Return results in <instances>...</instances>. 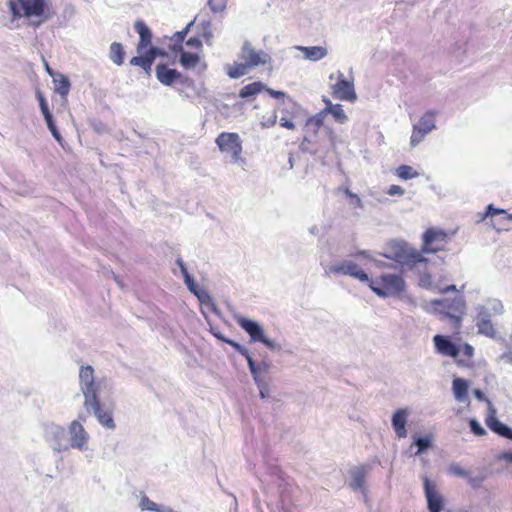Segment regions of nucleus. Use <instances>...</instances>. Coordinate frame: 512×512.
I'll use <instances>...</instances> for the list:
<instances>
[{
	"label": "nucleus",
	"mask_w": 512,
	"mask_h": 512,
	"mask_svg": "<svg viewBox=\"0 0 512 512\" xmlns=\"http://www.w3.org/2000/svg\"><path fill=\"white\" fill-rule=\"evenodd\" d=\"M125 50L120 42H112L109 48V59L117 66L124 63Z\"/></svg>",
	"instance_id": "obj_30"
},
{
	"label": "nucleus",
	"mask_w": 512,
	"mask_h": 512,
	"mask_svg": "<svg viewBox=\"0 0 512 512\" xmlns=\"http://www.w3.org/2000/svg\"><path fill=\"white\" fill-rule=\"evenodd\" d=\"M265 88L266 84L261 81H255L242 87L238 95L242 99L252 100Z\"/></svg>",
	"instance_id": "obj_27"
},
{
	"label": "nucleus",
	"mask_w": 512,
	"mask_h": 512,
	"mask_svg": "<svg viewBox=\"0 0 512 512\" xmlns=\"http://www.w3.org/2000/svg\"><path fill=\"white\" fill-rule=\"evenodd\" d=\"M55 84V92H57L62 98H66L70 91V80L68 77L58 74V77L53 78Z\"/></svg>",
	"instance_id": "obj_34"
},
{
	"label": "nucleus",
	"mask_w": 512,
	"mask_h": 512,
	"mask_svg": "<svg viewBox=\"0 0 512 512\" xmlns=\"http://www.w3.org/2000/svg\"><path fill=\"white\" fill-rule=\"evenodd\" d=\"M338 81L333 85V96L339 100L354 103L357 100L353 79L348 80L344 78L343 73L340 71Z\"/></svg>",
	"instance_id": "obj_15"
},
{
	"label": "nucleus",
	"mask_w": 512,
	"mask_h": 512,
	"mask_svg": "<svg viewBox=\"0 0 512 512\" xmlns=\"http://www.w3.org/2000/svg\"><path fill=\"white\" fill-rule=\"evenodd\" d=\"M408 411L406 409H397L391 418V425L398 438H405L407 436V423Z\"/></svg>",
	"instance_id": "obj_22"
},
{
	"label": "nucleus",
	"mask_w": 512,
	"mask_h": 512,
	"mask_svg": "<svg viewBox=\"0 0 512 512\" xmlns=\"http://www.w3.org/2000/svg\"><path fill=\"white\" fill-rule=\"evenodd\" d=\"M84 408L89 414H93L103 427L110 430H114L116 428L112 411L104 408L100 402L99 396L84 401Z\"/></svg>",
	"instance_id": "obj_9"
},
{
	"label": "nucleus",
	"mask_w": 512,
	"mask_h": 512,
	"mask_svg": "<svg viewBox=\"0 0 512 512\" xmlns=\"http://www.w3.org/2000/svg\"><path fill=\"white\" fill-rule=\"evenodd\" d=\"M329 272L338 275H348L364 283L369 281L368 274L360 269L356 263L349 260L330 265Z\"/></svg>",
	"instance_id": "obj_13"
},
{
	"label": "nucleus",
	"mask_w": 512,
	"mask_h": 512,
	"mask_svg": "<svg viewBox=\"0 0 512 512\" xmlns=\"http://www.w3.org/2000/svg\"><path fill=\"white\" fill-rule=\"evenodd\" d=\"M159 504L151 501L147 496H143L140 500V507L142 510H149L156 512Z\"/></svg>",
	"instance_id": "obj_51"
},
{
	"label": "nucleus",
	"mask_w": 512,
	"mask_h": 512,
	"mask_svg": "<svg viewBox=\"0 0 512 512\" xmlns=\"http://www.w3.org/2000/svg\"><path fill=\"white\" fill-rule=\"evenodd\" d=\"M134 28L139 34V42L136 50L137 53H142L149 45H151L152 31L142 20L136 21Z\"/></svg>",
	"instance_id": "obj_24"
},
{
	"label": "nucleus",
	"mask_w": 512,
	"mask_h": 512,
	"mask_svg": "<svg viewBox=\"0 0 512 512\" xmlns=\"http://www.w3.org/2000/svg\"><path fill=\"white\" fill-rule=\"evenodd\" d=\"M237 324L249 335L251 343H261L273 351H280L281 346L265 335L264 329L256 320L237 315L234 316Z\"/></svg>",
	"instance_id": "obj_5"
},
{
	"label": "nucleus",
	"mask_w": 512,
	"mask_h": 512,
	"mask_svg": "<svg viewBox=\"0 0 512 512\" xmlns=\"http://www.w3.org/2000/svg\"><path fill=\"white\" fill-rule=\"evenodd\" d=\"M434 311L441 315L442 319H449L454 330L461 328L463 316L466 313V301L461 294L456 295L453 299H435L431 301Z\"/></svg>",
	"instance_id": "obj_3"
},
{
	"label": "nucleus",
	"mask_w": 512,
	"mask_h": 512,
	"mask_svg": "<svg viewBox=\"0 0 512 512\" xmlns=\"http://www.w3.org/2000/svg\"><path fill=\"white\" fill-rule=\"evenodd\" d=\"M469 382L460 377H456L452 382V392L454 398L458 402H466L468 400Z\"/></svg>",
	"instance_id": "obj_26"
},
{
	"label": "nucleus",
	"mask_w": 512,
	"mask_h": 512,
	"mask_svg": "<svg viewBox=\"0 0 512 512\" xmlns=\"http://www.w3.org/2000/svg\"><path fill=\"white\" fill-rule=\"evenodd\" d=\"M44 432L46 440L51 443L54 451L62 452L69 450L66 430L64 427L55 423H50L45 425Z\"/></svg>",
	"instance_id": "obj_10"
},
{
	"label": "nucleus",
	"mask_w": 512,
	"mask_h": 512,
	"mask_svg": "<svg viewBox=\"0 0 512 512\" xmlns=\"http://www.w3.org/2000/svg\"><path fill=\"white\" fill-rule=\"evenodd\" d=\"M253 380L259 390L260 398L265 400L272 399L270 386L266 379H258V377L254 375Z\"/></svg>",
	"instance_id": "obj_38"
},
{
	"label": "nucleus",
	"mask_w": 512,
	"mask_h": 512,
	"mask_svg": "<svg viewBox=\"0 0 512 512\" xmlns=\"http://www.w3.org/2000/svg\"><path fill=\"white\" fill-rule=\"evenodd\" d=\"M433 343L437 353L457 359L461 349L458 344L452 341L451 337L437 334L433 337Z\"/></svg>",
	"instance_id": "obj_18"
},
{
	"label": "nucleus",
	"mask_w": 512,
	"mask_h": 512,
	"mask_svg": "<svg viewBox=\"0 0 512 512\" xmlns=\"http://www.w3.org/2000/svg\"><path fill=\"white\" fill-rule=\"evenodd\" d=\"M377 253H378V252H375V254H377ZM354 256H355L356 258H358V257H363V258L368 259V260H370V261H372V262H373V261H374V259H375V257H374V253H373L372 251H370V250H358V251L354 254Z\"/></svg>",
	"instance_id": "obj_57"
},
{
	"label": "nucleus",
	"mask_w": 512,
	"mask_h": 512,
	"mask_svg": "<svg viewBox=\"0 0 512 512\" xmlns=\"http://www.w3.org/2000/svg\"><path fill=\"white\" fill-rule=\"evenodd\" d=\"M396 175L403 180H409L417 177L419 173L409 165H401L396 169Z\"/></svg>",
	"instance_id": "obj_40"
},
{
	"label": "nucleus",
	"mask_w": 512,
	"mask_h": 512,
	"mask_svg": "<svg viewBox=\"0 0 512 512\" xmlns=\"http://www.w3.org/2000/svg\"><path fill=\"white\" fill-rule=\"evenodd\" d=\"M369 288L379 297H399L405 291L406 282L401 275L383 273L366 281Z\"/></svg>",
	"instance_id": "obj_4"
},
{
	"label": "nucleus",
	"mask_w": 512,
	"mask_h": 512,
	"mask_svg": "<svg viewBox=\"0 0 512 512\" xmlns=\"http://www.w3.org/2000/svg\"><path fill=\"white\" fill-rule=\"evenodd\" d=\"M309 143H310V140L308 139V137H304L303 138V141L300 143L299 145V149L304 152V153H309L311 155H315L316 154V150H311L309 148Z\"/></svg>",
	"instance_id": "obj_56"
},
{
	"label": "nucleus",
	"mask_w": 512,
	"mask_h": 512,
	"mask_svg": "<svg viewBox=\"0 0 512 512\" xmlns=\"http://www.w3.org/2000/svg\"><path fill=\"white\" fill-rule=\"evenodd\" d=\"M186 45L192 48L201 49L202 48V41L201 38L196 34L195 36L190 37L186 41Z\"/></svg>",
	"instance_id": "obj_54"
},
{
	"label": "nucleus",
	"mask_w": 512,
	"mask_h": 512,
	"mask_svg": "<svg viewBox=\"0 0 512 512\" xmlns=\"http://www.w3.org/2000/svg\"><path fill=\"white\" fill-rule=\"evenodd\" d=\"M447 235L443 230L429 228L422 235V248L419 251L422 255L442 251V247L433 246L434 243L444 242Z\"/></svg>",
	"instance_id": "obj_16"
},
{
	"label": "nucleus",
	"mask_w": 512,
	"mask_h": 512,
	"mask_svg": "<svg viewBox=\"0 0 512 512\" xmlns=\"http://www.w3.org/2000/svg\"><path fill=\"white\" fill-rule=\"evenodd\" d=\"M188 290L196 296L198 301L203 304L209 306L212 312L215 314H219V310L215 303L212 300V297L210 296L209 292L203 288H201L198 283L195 281L194 277L191 276L188 279L184 280Z\"/></svg>",
	"instance_id": "obj_19"
},
{
	"label": "nucleus",
	"mask_w": 512,
	"mask_h": 512,
	"mask_svg": "<svg viewBox=\"0 0 512 512\" xmlns=\"http://www.w3.org/2000/svg\"><path fill=\"white\" fill-rule=\"evenodd\" d=\"M197 19L198 16H196L192 21H190L181 31L176 32L174 35V39L180 42H184L185 37L187 36L188 32L190 31L191 27L195 24Z\"/></svg>",
	"instance_id": "obj_47"
},
{
	"label": "nucleus",
	"mask_w": 512,
	"mask_h": 512,
	"mask_svg": "<svg viewBox=\"0 0 512 512\" xmlns=\"http://www.w3.org/2000/svg\"><path fill=\"white\" fill-rule=\"evenodd\" d=\"M499 460H505L512 464V451H505L498 456Z\"/></svg>",
	"instance_id": "obj_64"
},
{
	"label": "nucleus",
	"mask_w": 512,
	"mask_h": 512,
	"mask_svg": "<svg viewBox=\"0 0 512 512\" xmlns=\"http://www.w3.org/2000/svg\"><path fill=\"white\" fill-rule=\"evenodd\" d=\"M226 344H228L231 347H233L236 352L241 354L243 357H245L246 361H248V359L250 358L251 354H250L249 350L245 346L241 345L237 341H235L233 339H230V338H228V340L226 341Z\"/></svg>",
	"instance_id": "obj_43"
},
{
	"label": "nucleus",
	"mask_w": 512,
	"mask_h": 512,
	"mask_svg": "<svg viewBox=\"0 0 512 512\" xmlns=\"http://www.w3.org/2000/svg\"><path fill=\"white\" fill-rule=\"evenodd\" d=\"M80 387L85 400L98 397V393L103 386L105 379L95 380L94 369L91 365L82 366L79 372Z\"/></svg>",
	"instance_id": "obj_7"
},
{
	"label": "nucleus",
	"mask_w": 512,
	"mask_h": 512,
	"mask_svg": "<svg viewBox=\"0 0 512 512\" xmlns=\"http://www.w3.org/2000/svg\"><path fill=\"white\" fill-rule=\"evenodd\" d=\"M404 189L401 187V186H398V185H391L388 190H387V194L388 195H403L404 194Z\"/></svg>",
	"instance_id": "obj_60"
},
{
	"label": "nucleus",
	"mask_w": 512,
	"mask_h": 512,
	"mask_svg": "<svg viewBox=\"0 0 512 512\" xmlns=\"http://www.w3.org/2000/svg\"><path fill=\"white\" fill-rule=\"evenodd\" d=\"M138 54L130 59V65L142 68L147 76H151L153 62L143 52Z\"/></svg>",
	"instance_id": "obj_35"
},
{
	"label": "nucleus",
	"mask_w": 512,
	"mask_h": 512,
	"mask_svg": "<svg viewBox=\"0 0 512 512\" xmlns=\"http://www.w3.org/2000/svg\"><path fill=\"white\" fill-rule=\"evenodd\" d=\"M183 42L177 41L174 39V43L170 46L171 51L173 52H179L180 54L182 51H185L182 46Z\"/></svg>",
	"instance_id": "obj_63"
},
{
	"label": "nucleus",
	"mask_w": 512,
	"mask_h": 512,
	"mask_svg": "<svg viewBox=\"0 0 512 512\" xmlns=\"http://www.w3.org/2000/svg\"><path fill=\"white\" fill-rule=\"evenodd\" d=\"M210 332L214 337H216L218 340L224 343H226V341L228 340V338L216 328H211Z\"/></svg>",
	"instance_id": "obj_61"
},
{
	"label": "nucleus",
	"mask_w": 512,
	"mask_h": 512,
	"mask_svg": "<svg viewBox=\"0 0 512 512\" xmlns=\"http://www.w3.org/2000/svg\"><path fill=\"white\" fill-rule=\"evenodd\" d=\"M386 259L395 261L402 266L415 267L419 263H428L429 259L422 255L404 240H390L384 247V252L377 253Z\"/></svg>",
	"instance_id": "obj_1"
},
{
	"label": "nucleus",
	"mask_w": 512,
	"mask_h": 512,
	"mask_svg": "<svg viewBox=\"0 0 512 512\" xmlns=\"http://www.w3.org/2000/svg\"><path fill=\"white\" fill-rule=\"evenodd\" d=\"M68 431L70 435L68 442L69 448L78 449L80 451L86 450L90 436L80 421L73 420L68 427Z\"/></svg>",
	"instance_id": "obj_12"
},
{
	"label": "nucleus",
	"mask_w": 512,
	"mask_h": 512,
	"mask_svg": "<svg viewBox=\"0 0 512 512\" xmlns=\"http://www.w3.org/2000/svg\"><path fill=\"white\" fill-rule=\"evenodd\" d=\"M8 7L13 19L43 17L50 20L55 14L49 0H9Z\"/></svg>",
	"instance_id": "obj_2"
},
{
	"label": "nucleus",
	"mask_w": 512,
	"mask_h": 512,
	"mask_svg": "<svg viewBox=\"0 0 512 512\" xmlns=\"http://www.w3.org/2000/svg\"><path fill=\"white\" fill-rule=\"evenodd\" d=\"M477 311L476 325L478 327V332L488 337H493L495 335V329L491 323V313L488 308L485 306H478Z\"/></svg>",
	"instance_id": "obj_21"
},
{
	"label": "nucleus",
	"mask_w": 512,
	"mask_h": 512,
	"mask_svg": "<svg viewBox=\"0 0 512 512\" xmlns=\"http://www.w3.org/2000/svg\"><path fill=\"white\" fill-rule=\"evenodd\" d=\"M425 133L421 131L417 126L414 125L413 132L410 138V144L412 147H415L417 144H419L422 139L425 137Z\"/></svg>",
	"instance_id": "obj_48"
},
{
	"label": "nucleus",
	"mask_w": 512,
	"mask_h": 512,
	"mask_svg": "<svg viewBox=\"0 0 512 512\" xmlns=\"http://www.w3.org/2000/svg\"><path fill=\"white\" fill-rule=\"evenodd\" d=\"M490 305H491V310L495 314H501L503 312V305L499 300L495 299V300L490 301Z\"/></svg>",
	"instance_id": "obj_58"
},
{
	"label": "nucleus",
	"mask_w": 512,
	"mask_h": 512,
	"mask_svg": "<svg viewBox=\"0 0 512 512\" xmlns=\"http://www.w3.org/2000/svg\"><path fill=\"white\" fill-rule=\"evenodd\" d=\"M449 471L453 475L461 477V478H466V477H468V474H469V472L467 470H465L464 468H462L461 466H459L457 464L451 465L449 468Z\"/></svg>",
	"instance_id": "obj_52"
},
{
	"label": "nucleus",
	"mask_w": 512,
	"mask_h": 512,
	"mask_svg": "<svg viewBox=\"0 0 512 512\" xmlns=\"http://www.w3.org/2000/svg\"><path fill=\"white\" fill-rule=\"evenodd\" d=\"M36 98L39 102V107H40V110H41V113H42L44 119L47 117H51L52 113L49 109L48 102L40 90L36 91Z\"/></svg>",
	"instance_id": "obj_41"
},
{
	"label": "nucleus",
	"mask_w": 512,
	"mask_h": 512,
	"mask_svg": "<svg viewBox=\"0 0 512 512\" xmlns=\"http://www.w3.org/2000/svg\"><path fill=\"white\" fill-rule=\"evenodd\" d=\"M44 120H45L47 128L49 129L51 134L58 131V128H57V125H56L53 115L51 117L45 118Z\"/></svg>",
	"instance_id": "obj_59"
},
{
	"label": "nucleus",
	"mask_w": 512,
	"mask_h": 512,
	"mask_svg": "<svg viewBox=\"0 0 512 512\" xmlns=\"http://www.w3.org/2000/svg\"><path fill=\"white\" fill-rule=\"evenodd\" d=\"M462 352L466 357L471 358L474 354V348L470 344L465 343Z\"/></svg>",
	"instance_id": "obj_62"
},
{
	"label": "nucleus",
	"mask_w": 512,
	"mask_h": 512,
	"mask_svg": "<svg viewBox=\"0 0 512 512\" xmlns=\"http://www.w3.org/2000/svg\"><path fill=\"white\" fill-rule=\"evenodd\" d=\"M249 67L246 65V63H234L233 66L227 65L226 66V73L231 79H238L241 76L245 75L247 72V69Z\"/></svg>",
	"instance_id": "obj_37"
},
{
	"label": "nucleus",
	"mask_w": 512,
	"mask_h": 512,
	"mask_svg": "<svg viewBox=\"0 0 512 512\" xmlns=\"http://www.w3.org/2000/svg\"><path fill=\"white\" fill-rule=\"evenodd\" d=\"M326 114H331L336 122L344 124L348 121V117L345 114L341 104H333L329 102V106L324 108Z\"/></svg>",
	"instance_id": "obj_33"
},
{
	"label": "nucleus",
	"mask_w": 512,
	"mask_h": 512,
	"mask_svg": "<svg viewBox=\"0 0 512 512\" xmlns=\"http://www.w3.org/2000/svg\"><path fill=\"white\" fill-rule=\"evenodd\" d=\"M473 395L475 398L479 401H486L488 403V412L485 419V423L487 427L494 432L495 434L505 438L512 440V427L508 426L507 424L501 422L497 416H496V409L493 406V404L487 399L485 393L479 389L476 388L473 390Z\"/></svg>",
	"instance_id": "obj_6"
},
{
	"label": "nucleus",
	"mask_w": 512,
	"mask_h": 512,
	"mask_svg": "<svg viewBox=\"0 0 512 512\" xmlns=\"http://www.w3.org/2000/svg\"><path fill=\"white\" fill-rule=\"evenodd\" d=\"M267 92L272 98L275 99H283L285 100L288 96H286L285 92L281 90H274L266 85V88L263 90Z\"/></svg>",
	"instance_id": "obj_53"
},
{
	"label": "nucleus",
	"mask_w": 512,
	"mask_h": 512,
	"mask_svg": "<svg viewBox=\"0 0 512 512\" xmlns=\"http://www.w3.org/2000/svg\"><path fill=\"white\" fill-rule=\"evenodd\" d=\"M419 286L425 289L432 287V276L429 272H422L419 276Z\"/></svg>",
	"instance_id": "obj_50"
},
{
	"label": "nucleus",
	"mask_w": 512,
	"mask_h": 512,
	"mask_svg": "<svg viewBox=\"0 0 512 512\" xmlns=\"http://www.w3.org/2000/svg\"><path fill=\"white\" fill-rule=\"evenodd\" d=\"M207 6L209 7L212 13H221L225 11L227 7V0H208Z\"/></svg>",
	"instance_id": "obj_42"
},
{
	"label": "nucleus",
	"mask_w": 512,
	"mask_h": 512,
	"mask_svg": "<svg viewBox=\"0 0 512 512\" xmlns=\"http://www.w3.org/2000/svg\"><path fill=\"white\" fill-rule=\"evenodd\" d=\"M498 214H505L504 219H506L508 221L512 220V214H506V211L504 209L496 208V207H494L493 204H489L486 207L484 218L488 217V216L493 217L494 215H498Z\"/></svg>",
	"instance_id": "obj_45"
},
{
	"label": "nucleus",
	"mask_w": 512,
	"mask_h": 512,
	"mask_svg": "<svg viewBox=\"0 0 512 512\" xmlns=\"http://www.w3.org/2000/svg\"><path fill=\"white\" fill-rule=\"evenodd\" d=\"M468 425L470 431L476 436H484L487 433L483 426L480 424V422L475 418L469 419Z\"/></svg>",
	"instance_id": "obj_44"
},
{
	"label": "nucleus",
	"mask_w": 512,
	"mask_h": 512,
	"mask_svg": "<svg viewBox=\"0 0 512 512\" xmlns=\"http://www.w3.org/2000/svg\"><path fill=\"white\" fill-rule=\"evenodd\" d=\"M249 371L251 373L252 378L254 379V375L258 377V379H265L262 376V373H268L272 367V363L266 357H264L259 363H257L252 356L247 361Z\"/></svg>",
	"instance_id": "obj_25"
},
{
	"label": "nucleus",
	"mask_w": 512,
	"mask_h": 512,
	"mask_svg": "<svg viewBox=\"0 0 512 512\" xmlns=\"http://www.w3.org/2000/svg\"><path fill=\"white\" fill-rule=\"evenodd\" d=\"M294 121V119H291L288 116H282L280 118V125L286 129L293 130L295 128Z\"/></svg>",
	"instance_id": "obj_55"
},
{
	"label": "nucleus",
	"mask_w": 512,
	"mask_h": 512,
	"mask_svg": "<svg viewBox=\"0 0 512 512\" xmlns=\"http://www.w3.org/2000/svg\"><path fill=\"white\" fill-rule=\"evenodd\" d=\"M281 112L283 116H288L296 121L304 120L307 115L306 111L290 97L283 100Z\"/></svg>",
	"instance_id": "obj_23"
},
{
	"label": "nucleus",
	"mask_w": 512,
	"mask_h": 512,
	"mask_svg": "<svg viewBox=\"0 0 512 512\" xmlns=\"http://www.w3.org/2000/svg\"><path fill=\"white\" fill-rule=\"evenodd\" d=\"M240 57L249 68L265 65L272 60L271 56L263 50L256 51L249 41L243 43Z\"/></svg>",
	"instance_id": "obj_11"
},
{
	"label": "nucleus",
	"mask_w": 512,
	"mask_h": 512,
	"mask_svg": "<svg viewBox=\"0 0 512 512\" xmlns=\"http://www.w3.org/2000/svg\"><path fill=\"white\" fill-rule=\"evenodd\" d=\"M297 49L300 50L304 54V57L310 61H319L328 54L327 49L322 46H297Z\"/></svg>",
	"instance_id": "obj_28"
},
{
	"label": "nucleus",
	"mask_w": 512,
	"mask_h": 512,
	"mask_svg": "<svg viewBox=\"0 0 512 512\" xmlns=\"http://www.w3.org/2000/svg\"><path fill=\"white\" fill-rule=\"evenodd\" d=\"M325 111L324 109L317 113L316 115L312 116V117H309L305 120V124L306 125H314L316 126L317 128L321 127L324 123V118H325Z\"/></svg>",
	"instance_id": "obj_46"
},
{
	"label": "nucleus",
	"mask_w": 512,
	"mask_h": 512,
	"mask_svg": "<svg viewBox=\"0 0 512 512\" xmlns=\"http://www.w3.org/2000/svg\"><path fill=\"white\" fill-rule=\"evenodd\" d=\"M466 478L468 480L469 485L473 489H478V488H480L482 486V483L485 481L486 476L482 475V474H479L477 476H470L468 474V477H466Z\"/></svg>",
	"instance_id": "obj_49"
},
{
	"label": "nucleus",
	"mask_w": 512,
	"mask_h": 512,
	"mask_svg": "<svg viewBox=\"0 0 512 512\" xmlns=\"http://www.w3.org/2000/svg\"><path fill=\"white\" fill-rule=\"evenodd\" d=\"M367 472V466L360 465L352 467L349 470L351 480L348 484L353 491H360L363 494L365 501L367 500V489L365 487V478Z\"/></svg>",
	"instance_id": "obj_20"
},
{
	"label": "nucleus",
	"mask_w": 512,
	"mask_h": 512,
	"mask_svg": "<svg viewBox=\"0 0 512 512\" xmlns=\"http://www.w3.org/2000/svg\"><path fill=\"white\" fill-rule=\"evenodd\" d=\"M156 78L165 86H172L176 82L186 84L188 77L183 76L178 70L169 68L166 64L160 63L155 69Z\"/></svg>",
	"instance_id": "obj_17"
},
{
	"label": "nucleus",
	"mask_w": 512,
	"mask_h": 512,
	"mask_svg": "<svg viewBox=\"0 0 512 512\" xmlns=\"http://www.w3.org/2000/svg\"><path fill=\"white\" fill-rule=\"evenodd\" d=\"M216 144L222 153L231 154V162L236 163L242 153V142L237 133L223 132L216 138Z\"/></svg>",
	"instance_id": "obj_8"
},
{
	"label": "nucleus",
	"mask_w": 512,
	"mask_h": 512,
	"mask_svg": "<svg viewBox=\"0 0 512 512\" xmlns=\"http://www.w3.org/2000/svg\"><path fill=\"white\" fill-rule=\"evenodd\" d=\"M423 489L429 512H440L444 509V498L436 490V485L428 477H423Z\"/></svg>",
	"instance_id": "obj_14"
},
{
	"label": "nucleus",
	"mask_w": 512,
	"mask_h": 512,
	"mask_svg": "<svg viewBox=\"0 0 512 512\" xmlns=\"http://www.w3.org/2000/svg\"><path fill=\"white\" fill-rule=\"evenodd\" d=\"M200 61V57L197 53L182 51L179 54V63L185 69L194 68Z\"/></svg>",
	"instance_id": "obj_36"
},
{
	"label": "nucleus",
	"mask_w": 512,
	"mask_h": 512,
	"mask_svg": "<svg viewBox=\"0 0 512 512\" xmlns=\"http://www.w3.org/2000/svg\"><path fill=\"white\" fill-rule=\"evenodd\" d=\"M412 445L417 448L415 455L420 456L426 451H428L433 446V437L432 435H413Z\"/></svg>",
	"instance_id": "obj_29"
},
{
	"label": "nucleus",
	"mask_w": 512,
	"mask_h": 512,
	"mask_svg": "<svg viewBox=\"0 0 512 512\" xmlns=\"http://www.w3.org/2000/svg\"><path fill=\"white\" fill-rule=\"evenodd\" d=\"M197 35L203 38L207 45H212V39L214 37L212 31V23L209 19H204L199 22Z\"/></svg>",
	"instance_id": "obj_32"
},
{
	"label": "nucleus",
	"mask_w": 512,
	"mask_h": 512,
	"mask_svg": "<svg viewBox=\"0 0 512 512\" xmlns=\"http://www.w3.org/2000/svg\"><path fill=\"white\" fill-rule=\"evenodd\" d=\"M143 54H145L150 60L151 62L154 63L155 59L157 57H166L167 56V52L161 48V47H158V46H154V45H149L144 51H143Z\"/></svg>",
	"instance_id": "obj_39"
},
{
	"label": "nucleus",
	"mask_w": 512,
	"mask_h": 512,
	"mask_svg": "<svg viewBox=\"0 0 512 512\" xmlns=\"http://www.w3.org/2000/svg\"><path fill=\"white\" fill-rule=\"evenodd\" d=\"M435 115L436 112L433 110L427 111L419 120V123L416 125L421 131H423L426 135L436 128L435 126Z\"/></svg>",
	"instance_id": "obj_31"
}]
</instances>
